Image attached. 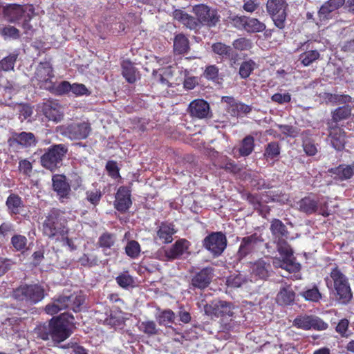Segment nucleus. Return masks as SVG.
Segmentation results:
<instances>
[{"instance_id":"f257e3e1","label":"nucleus","mask_w":354,"mask_h":354,"mask_svg":"<svg viewBox=\"0 0 354 354\" xmlns=\"http://www.w3.org/2000/svg\"><path fill=\"white\" fill-rule=\"evenodd\" d=\"M74 317L68 313L53 317L48 323L38 325L35 328L37 337L43 340L50 339L55 344H59L68 339L72 334L68 327L69 323H73Z\"/></svg>"},{"instance_id":"f03ea898","label":"nucleus","mask_w":354,"mask_h":354,"mask_svg":"<svg viewBox=\"0 0 354 354\" xmlns=\"http://www.w3.org/2000/svg\"><path fill=\"white\" fill-rule=\"evenodd\" d=\"M41 230L44 236L55 241L68 235V221L64 213L59 209H51L42 223Z\"/></svg>"},{"instance_id":"7ed1b4c3","label":"nucleus","mask_w":354,"mask_h":354,"mask_svg":"<svg viewBox=\"0 0 354 354\" xmlns=\"http://www.w3.org/2000/svg\"><path fill=\"white\" fill-rule=\"evenodd\" d=\"M85 299V296L82 291L74 292L70 295L63 293L53 297L52 302L45 306L44 311L50 315H56L61 310L66 309L78 313L81 311Z\"/></svg>"},{"instance_id":"20e7f679","label":"nucleus","mask_w":354,"mask_h":354,"mask_svg":"<svg viewBox=\"0 0 354 354\" xmlns=\"http://www.w3.org/2000/svg\"><path fill=\"white\" fill-rule=\"evenodd\" d=\"M325 281L327 287L335 291L337 299L340 303L346 304L351 299L353 295L348 279L337 266L331 269Z\"/></svg>"},{"instance_id":"39448f33","label":"nucleus","mask_w":354,"mask_h":354,"mask_svg":"<svg viewBox=\"0 0 354 354\" xmlns=\"http://www.w3.org/2000/svg\"><path fill=\"white\" fill-rule=\"evenodd\" d=\"M68 152L65 144H53L44 150L40 157V165L51 172L56 171L62 166V162Z\"/></svg>"},{"instance_id":"423d86ee","label":"nucleus","mask_w":354,"mask_h":354,"mask_svg":"<svg viewBox=\"0 0 354 354\" xmlns=\"http://www.w3.org/2000/svg\"><path fill=\"white\" fill-rule=\"evenodd\" d=\"M46 291L41 284H21L14 289L12 296L26 304L33 305L41 301L46 296Z\"/></svg>"},{"instance_id":"0eeeda50","label":"nucleus","mask_w":354,"mask_h":354,"mask_svg":"<svg viewBox=\"0 0 354 354\" xmlns=\"http://www.w3.org/2000/svg\"><path fill=\"white\" fill-rule=\"evenodd\" d=\"M266 12L271 18L274 26L279 30L285 29L290 12L286 0H268L266 4Z\"/></svg>"},{"instance_id":"6e6552de","label":"nucleus","mask_w":354,"mask_h":354,"mask_svg":"<svg viewBox=\"0 0 354 354\" xmlns=\"http://www.w3.org/2000/svg\"><path fill=\"white\" fill-rule=\"evenodd\" d=\"M227 240L222 232H213L203 240V246L213 256H220L227 247Z\"/></svg>"},{"instance_id":"1a4fd4ad","label":"nucleus","mask_w":354,"mask_h":354,"mask_svg":"<svg viewBox=\"0 0 354 354\" xmlns=\"http://www.w3.org/2000/svg\"><path fill=\"white\" fill-rule=\"evenodd\" d=\"M53 77V68L50 62L48 61L39 62L34 75V78L37 82V86L41 89H52Z\"/></svg>"},{"instance_id":"9d476101","label":"nucleus","mask_w":354,"mask_h":354,"mask_svg":"<svg viewBox=\"0 0 354 354\" xmlns=\"http://www.w3.org/2000/svg\"><path fill=\"white\" fill-rule=\"evenodd\" d=\"M292 326L304 330H324L328 328V324L319 317L307 315L297 316L292 322Z\"/></svg>"},{"instance_id":"9b49d317","label":"nucleus","mask_w":354,"mask_h":354,"mask_svg":"<svg viewBox=\"0 0 354 354\" xmlns=\"http://www.w3.org/2000/svg\"><path fill=\"white\" fill-rule=\"evenodd\" d=\"M263 242L261 235L257 233H253L250 236L241 239L237 256L239 259H243L248 254L257 250L259 247Z\"/></svg>"},{"instance_id":"f8f14e48","label":"nucleus","mask_w":354,"mask_h":354,"mask_svg":"<svg viewBox=\"0 0 354 354\" xmlns=\"http://www.w3.org/2000/svg\"><path fill=\"white\" fill-rule=\"evenodd\" d=\"M193 12L196 16L199 25H205L209 27L214 26L219 21V17L216 10H211L209 7L204 4L195 6Z\"/></svg>"},{"instance_id":"ddd939ff","label":"nucleus","mask_w":354,"mask_h":354,"mask_svg":"<svg viewBox=\"0 0 354 354\" xmlns=\"http://www.w3.org/2000/svg\"><path fill=\"white\" fill-rule=\"evenodd\" d=\"M38 140L32 132L22 131L20 133L12 132L11 136L8 139V144L10 148L20 146L21 148H30L35 147Z\"/></svg>"},{"instance_id":"4468645a","label":"nucleus","mask_w":354,"mask_h":354,"mask_svg":"<svg viewBox=\"0 0 354 354\" xmlns=\"http://www.w3.org/2000/svg\"><path fill=\"white\" fill-rule=\"evenodd\" d=\"M91 131V124L88 122H72L64 128V134L71 140H80L87 138Z\"/></svg>"},{"instance_id":"2eb2a0df","label":"nucleus","mask_w":354,"mask_h":354,"mask_svg":"<svg viewBox=\"0 0 354 354\" xmlns=\"http://www.w3.org/2000/svg\"><path fill=\"white\" fill-rule=\"evenodd\" d=\"M214 269L207 266L196 272L192 277L190 285L193 289L204 290L211 283Z\"/></svg>"},{"instance_id":"dca6fc26","label":"nucleus","mask_w":354,"mask_h":354,"mask_svg":"<svg viewBox=\"0 0 354 354\" xmlns=\"http://www.w3.org/2000/svg\"><path fill=\"white\" fill-rule=\"evenodd\" d=\"M131 189L129 187L120 186L115 194L114 207L119 212H127L132 205Z\"/></svg>"},{"instance_id":"f3484780","label":"nucleus","mask_w":354,"mask_h":354,"mask_svg":"<svg viewBox=\"0 0 354 354\" xmlns=\"http://www.w3.org/2000/svg\"><path fill=\"white\" fill-rule=\"evenodd\" d=\"M53 189L59 199L68 198L71 195V185L64 174H54L52 176Z\"/></svg>"},{"instance_id":"a211bd4d","label":"nucleus","mask_w":354,"mask_h":354,"mask_svg":"<svg viewBox=\"0 0 354 354\" xmlns=\"http://www.w3.org/2000/svg\"><path fill=\"white\" fill-rule=\"evenodd\" d=\"M204 310L207 315H214L216 317L232 316L233 314L230 303L224 301H212L206 304Z\"/></svg>"},{"instance_id":"6ab92c4d","label":"nucleus","mask_w":354,"mask_h":354,"mask_svg":"<svg viewBox=\"0 0 354 354\" xmlns=\"http://www.w3.org/2000/svg\"><path fill=\"white\" fill-rule=\"evenodd\" d=\"M310 48V41L300 43L297 50H305L306 51L299 55V60L304 66H308L317 60L319 59L321 55L317 50H308Z\"/></svg>"},{"instance_id":"aec40b11","label":"nucleus","mask_w":354,"mask_h":354,"mask_svg":"<svg viewBox=\"0 0 354 354\" xmlns=\"http://www.w3.org/2000/svg\"><path fill=\"white\" fill-rule=\"evenodd\" d=\"M188 112L193 118L203 119L208 117L210 113L209 104L203 99H196L190 102Z\"/></svg>"},{"instance_id":"412c9836","label":"nucleus","mask_w":354,"mask_h":354,"mask_svg":"<svg viewBox=\"0 0 354 354\" xmlns=\"http://www.w3.org/2000/svg\"><path fill=\"white\" fill-rule=\"evenodd\" d=\"M7 212L11 216L21 214L25 209L22 198L16 193H11L6 201Z\"/></svg>"},{"instance_id":"4be33fe9","label":"nucleus","mask_w":354,"mask_h":354,"mask_svg":"<svg viewBox=\"0 0 354 354\" xmlns=\"http://www.w3.org/2000/svg\"><path fill=\"white\" fill-rule=\"evenodd\" d=\"M345 3V0H328L318 10L320 21H326L332 18L331 13L340 8Z\"/></svg>"},{"instance_id":"5701e85b","label":"nucleus","mask_w":354,"mask_h":354,"mask_svg":"<svg viewBox=\"0 0 354 354\" xmlns=\"http://www.w3.org/2000/svg\"><path fill=\"white\" fill-rule=\"evenodd\" d=\"M189 245L187 239H180L169 248L165 250V256L168 260L179 259L188 250Z\"/></svg>"},{"instance_id":"b1692460","label":"nucleus","mask_w":354,"mask_h":354,"mask_svg":"<svg viewBox=\"0 0 354 354\" xmlns=\"http://www.w3.org/2000/svg\"><path fill=\"white\" fill-rule=\"evenodd\" d=\"M298 209L301 212L310 215L317 212L319 209V199L314 194L302 198L298 203Z\"/></svg>"},{"instance_id":"393cba45","label":"nucleus","mask_w":354,"mask_h":354,"mask_svg":"<svg viewBox=\"0 0 354 354\" xmlns=\"http://www.w3.org/2000/svg\"><path fill=\"white\" fill-rule=\"evenodd\" d=\"M271 268L270 262H266L263 259H259L252 263L251 274L255 279L266 280L270 275Z\"/></svg>"},{"instance_id":"a878e982","label":"nucleus","mask_w":354,"mask_h":354,"mask_svg":"<svg viewBox=\"0 0 354 354\" xmlns=\"http://www.w3.org/2000/svg\"><path fill=\"white\" fill-rule=\"evenodd\" d=\"M3 15L11 24L18 23L24 17L23 6L9 4L3 8Z\"/></svg>"},{"instance_id":"bb28decb","label":"nucleus","mask_w":354,"mask_h":354,"mask_svg":"<svg viewBox=\"0 0 354 354\" xmlns=\"http://www.w3.org/2000/svg\"><path fill=\"white\" fill-rule=\"evenodd\" d=\"M173 17L190 30H198L201 28L197 18L187 14L182 10H175L173 12Z\"/></svg>"},{"instance_id":"cd10ccee","label":"nucleus","mask_w":354,"mask_h":354,"mask_svg":"<svg viewBox=\"0 0 354 354\" xmlns=\"http://www.w3.org/2000/svg\"><path fill=\"white\" fill-rule=\"evenodd\" d=\"M44 115L49 120L54 122H59L63 118V113L60 111V106L53 101H47L42 106Z\"/></svg>"},{"instance_id":"c85d7f7f","label":"nucleus","mask_w":354,"mask_h":354,"mask_svg":"<svg viewBox=\"0 0 354 354\" xmlns=\"http://www.w3.org/2000/svg\"><path fill=\"white\" fill-rule=\"evenodd\" d=\"M175 225L172 223L162 222L156 232L157 236L163 243L168 244L172 242L173 235L176 233Z\"/></svg>"},{"instance_id":"c756f323","label":"nucleus","mask_w":354,"mask_h":354,"mask_svg":"<svg viewBox=\"0 0 354 354\" xmlns=\"http://www.w3.org/2000/svg\"><path fill=\"white\" fill-rule=\"evenodd\" d=\"M330 176L335 180H344L352 177L353 170L351 166L346 165H339L338 167L328 169Z\"/></svg>"},{"instance_id":"7c9ffc66","label":"nucleus","mask_w":354,"mask_h":354,"mask_svg":"<svg viewBox=\"0 0 354 354\" xmlns=\"http://www.w3.org/2000/svg\"><path fill=\"white\" fill-rule=\"evenodd\" d=\"M122 75L129 84H133L137 80L139 74L133 64L129 59L123 60L121 63Z\"/></svg>"},{"instance_id":"2f4dec72","label":"nucleus","mask_w":354,"mask_h":354,"mask_svg":"<svg viewBox=\"0 0 354 354\" xmlns=\"http://www.w3.org/2000/svg\"><path fill=\"white\" fill-rule=\"evenodd\" d=\"M270 230L272 235L273 236L274 241L281 239H288V237L289 232L286 226L278 218L272 219Z\"/></svg>"},{"instance_id":"473e14b6","label":"nucleus","mask_w":354,"mask_h":354,"mask_svg":"<svg viewBox=\"0 0 354 354\" xmlns=\"http://www.w3.org/2000/svg\"><path fill=\"white\" fill-rule=\"evenodd\" d=\"M302 147L304 152L308 156H313L317 153V148L314 140L311 138L310 130L304 131L301 133Z\"/></svg>"},{"instance_id":"72a5a7b5","label":"nucleus","mask_w":354,"mask_h":354,"mask_svg":"<svg viewBox=\"0 0 354 354\" xmlns=\"http://www.w3.org/2000/svg\"><path fill=\"white\" fill-rule=\"evenodd\" d=\"M281 153V145L277 141L268 142L264 148L263 158L267 160L277 161Z\"/></svg>"},{"instance_id":"f704fd0d","label":"nucleus","mask_w":354,"mask_h":354,"mask_svg":"<svg viewBox=\"0 0 354 354\" xmlns=\"http://www.w3.org/2000/svg\"><path fill=\"white\" fill-rule=\"evenodd\" d=\"M189 50L188 38L183 33L177 34L174 39V51L175 54L183 55Z\"/></svg>"},{"instance_id":"c9c22d12","label":"nucleus","mask_w":354,"mask_h":354,"mask_svg":"<svg viewBox=\"0 0 354 354\" xmlns=\"http://www.w3.org/2000/svg\"><path fill=\"white\" fill-rule=\"evenodd\" d=\"M329 136L331 138V142L333 147L340 150L344 147L345 143V133L338 127H330Z\"/></svg>"},{"instance_id":"e433bc0d","label":"nucleus","mask_w":354,"mask_h":354,"mask_svg":"<svg viewBox=\"0 0 354 354\" xmlns=\"http://www.w3.org/2000/svg\"><path fill=\"white\" fill-rule=\"evenodd\" d=\"M295 298V292L290 287H283L277 295V302L281 306H290L293 304Z\"/></svg>"},{"instance_id":"4c0bfd02","label":"nucleus","mask_w":354,"mask_h":354,"mask_svg":"<svg viewBox=\"0 0 354 354\" xmlns=\"http://www.w3.org/2000/svg\"><path fill=\"white\" fill-rule=\"evenodd\" d=\"M175 318V313L171 309L161 310L156 315V319L158 324L166 327H170L174 322Z\"/></svg>"},{"instance_id":"58836bf2","label":"nucleus","mask_w":354,"mask_h":354,"mask_svg":"<svg viewBox=\"0 0 354 354\" xmlns=\"http://www.w3.org/2000/svg\"><path fill=\"white\" fill-rule=\"evenodd\" d=\"M254 138L252 136H246L242 140L239 149L241 156L246 157L250 155L254 149Z\"/></svg>"},{"instance_id":"ea45409f","label":"nucleus","mask_w":354,"mask_h":354,"mask_svg":"<svg viewBox=\"0 0 354 354\" xmlns=\"http://www.w3.org/2000/svg\"><path fill=\"white\" fill-rule=\"evenodd\" d=\"M138 329L149 337L158 335L161 331L157 327L156 322L153 320L142 322L138 326Z\"/></svg>"},{"instance_id":"a19ab883","label":"nucleus","mask_w":354,"mask_h":354,"mask_svg":"<svg viewBox=\"0 0 354 354\" xmlns=\"http://www.w3.org/2000/svg\"><path fill=\"white\" fill-rule=\"evenodd\" d=\"M0 35L5 39L17 40L21 37L20 31L10 25L0 26Z\"/></svg>"},{"instance_id":"79ce46f5","label":"nucleus","mask_w":354,"mask_h":354,"mask_svg":"<svg viewBox=\"0 0 354 354\" xmlns=\"http://www.w3.org/2000/svg\"><path fill=\"white\" fill-rule=\"evenodd\" d=\"M266 26L264 23L260 21L257 18L247 17V21L245 26V30L250 33H257L263 32Z\"/></svg>"},{"instance_id":"37998d69","label":"nucleus","mask_w":354,"mask_h":354,"mask_svg":"<svg viewBox=\"0 0 354 354\" xmlns=\"http://www.w3.org/2000/svg\"><path fill=\"white\" fill-rule=\"evenodd\" d=\"M116 283L118 285L124 288L128 289L129 288H133L135 286V280L133 277L129 274V271H123L115 278Z\"/></svg>"},{"instance_id":"c03bdc74","label":"nucleus","mask_w":354,"mask_h":354,"mask_svg":"<svg viewBox=\"0 0 354 354\" xmlns=\"http://www.w3.org/2000/svg\"><path fill=\"white\" fill-rule=\"evenodd\" d=\"M203 76L205 79L213 82L218 83L220 81L223 80V78L220 77L219 68L215 64L207 66L203 73Z\"/></svg>"},{"instance_id":"a18cd8bd","label":"nucleus","mask_w":354,"mask_h":354,"mask_svg":"<svg viewBox=\"0 0 354 354\" xmlns=\"http://www.w3.org/2000/svg\"><path fill=\"white\" fill-rule=\"evenodd\" d=\"M115 236L110 232H104L98 239L97 245L102 248L103 251L111 249L115 245Z\"/></svg>"},{"instance_id":"49530a36","label":"nucleus","mask_w":354,"mask_h":354,"mask_svg":"<svg viewBox=\"0 0 354 354\" xmlns=\"http://www.w3.org/2000/svg\"><path fill=\"white\" fill-rule=\"evenodd\" d=\"M287 239H281L274 241L277 245V249L283 259L290 258L293 255V250L286 241Z\"/></svg>"},{"instance_id":"de8ad7c7","label":"nucleus","mask_w":354,"mask_h":354,"mask_svg":"<svg viewBox=\"0 0 354 354\" xmlns=\"http://www.w3.org/2000/svg\"><path fill=\"white\" fill-rule=\"evenodd\" d=\"M125 254L131 259H138L141 252L140 243L135 240L128 241L124 248Z\"/></svg>"},{"instance_id":"09e8293b","label":"nucleus","mask_w":354,"mask_h":354,"mask_svg":"<svg viewBox=\"0 0 354 354\" xmlns=\"http://www.w3.org/2000/svg\"><path fill=\"white\" fill-rule=\"evenodd\" d=\"M256 63L252 60L243 61L239 67V74L242 79H247L255 68Z\"/></svg>"},{"instance_id":"8fccbe9b","label":"nucleus","mask_w":354,"mask_h":354,"mask_svg":"<svg viewBox=\"0 0 354 354\" xmlns=\"http://www.w3.org/2000/svg\"><path fill=\"white\" fill-rule=\"evenodd\" d=\"M27 238L21 234H15L11 238V244L17 252H24L27 249Z\"/></svg>"},{"instance_id":"3c124183","label":"nucleus","mask_w":354,"mask_h":354,"mask_svg":"<svg viewBox=\"0 0 354 354\" xmlns=\"http://www.w3.org/2000/svg\"><path fill=\"white\" fill-rule=\"evenodd\" d=\"M18 55V53H10L9 55L2 59L0 61V68L4 71L13 70Z\"/></svg>"},{"instance_id":"603ef678","label":"nucleus","mask_w":354,"mask_h":354,"mask_svg":"<svg viewBox=\"0 0 354 354\" xmlns=\"http://www.w3.org/2000/svg\"><path fill=\"white\" fill-rule=\"evenodd\" d=\"M212 50L215 53L223 57H228L232 54V48L222 42H216L212 44Z\"/></svg>"},{"instance_id":"864d4df0","label":"nucleus","mask_w":354,"mask_h":354,"mask_svg":"<svg viewBox=\"0 0 354 354\" xmlns=\"http://www.w3.org/2000/svg\"><path fill=\"white\" fill-rule=\"evenodd\" d=\"M72 84L68 81H62L58 85L55 86L53 83V88L49 90L57 95H64L71 92Z\"/></svg>"},{"instance_id":"5fc2aeb1","label":"nucleus","mask_w":354,"mask_h":354,"mask_svg":"<svg viewBox=\"0 0 354 354\" xmlns=\"http://www.w3.org/2000/svg\"><path fill=\"white\" fill-rule=\"evenodd\" d=\"M281 268L285 269L290 273H296L300 271L301 265L300 263L295 261V259L287 258L283 259Z\"/></svg>"},{"instance_id":"6e6d98bb","label":"nucleus","mask_w":354,"mask_h":354,"mask_svg":"<svg viewBox=\"0 0 354 354\" xmlns=\"http://www.w3.org/2000/svg\"><path fill=\"white\" fill-rule=\"evenodd\" d=\"M301 295L306 300L317 302L322 298V294L317 286L307 289L301 293Z\"/></svg>"},{"instance_id":"4d7b16f0","label":"nucleus","mask_w":354,"mask_h":354,"mask_svg":"<svg viewBox=\"0 0 354 354\" xmlns=\"http://www.w3.org/2000/svg\"><path fill=\"white\" fill-rule=\"evenodd\" d=\"M246 282L245 277L241 274H231L227 278L226 283L228 287L240 288Z\"/></svg>"},{"instance_id":"13d9d810","label":"nucleus","mask_w":354,"mask_h":354,"mask_svg":"<svg viewBox=\"0 0 354 354\" xmlns=\"http://www.w3.org/2000/svg\"><path fill=\"white\" fill-rule=\"evenodd\" d=\"M232 45L236 50L240 51L250 50L253 46L251 39L246 37H240L235 39Z\"/></svg>"},{"instance_id":"bf43d9fd","label":"nucleus","mask_w":354,"mask_h":354,"mask_svg":"<svg viewBox=\"0 0 354 354\" xmlns=\"http://www.w3.org/2000/svg\"><path fill=\"white\" fill-rule=\"evenodd\" d=\"M32 164L27 158L19 161L18 170L23 176L30 178L32 174Z\"/></svg>"},{"instance_id":"052dcab7","label":"nucleus","mask_w":354,"mask_h":354,"mask_svg":"<svg viewBox=\"0 0 354 354\" xmlns=\"http://www.w3.org/2000/svg\"><path fill=\"white\" fill-rule=\"evenodd\" d=\"M351 109L348 106H343L335 110L333 113V120L337 122L347 118L351 115Z\"/></svg>"},{"instance_id":"680f3d73","label":"nucleus","mask_w":354,"mask_h":354,"mask_svg":"<svg viewBox=\"0 0 354 354\" xmlns=\"http://www.w3.org/2000/svg\"><path fill=\"white\" fill-rule=\"evenodd\" d=\"M102 192L98 189H94L92 190H88L86 192V199L91 204L96 206L99 204L101 198H102Z\"/></svg>"},{"instance_id":"e2e57ef3","label":"nucleus","mask_w":354,"mask_h":354,"mask_svg":"<svg viewBox=\"0 0 354 354\" xmlns=\"http://www.w3.org/2000/svg\"><path fill=\"white\" fill-rule=\"evenodd\" d=\"M71 93L75 96H89L91 94V91L81 83L72 84Z\"/></svg>"},{"instance_id":"0e129e2a","label":"nucleus","mask_w":354,"mask_h":354,"mask_svg":"<svg viewBox=\"0 0 354 354\" xmlns=\"http://www.w3.org/2000/svg\"><path fill=\"white\" fill-rule=\"evenodd\" d=\"M251 111V106L243 103H236L232 106V115L234 116H239L241 113L248 114Z\"/></svg>"},{"instance_id":"69168bd1","label":"nucleus","mask_w":354,"mask_h":354,"mask_svg":"<svg viewBox=\"0 0 354 354\" xmlns=\"http://www.w3.org/2000/svg\"><path fill=\"white\" fill-rule=\"evenodd\" d=\"M279 129L283 134L286 136L295 138L298 136L299 132L297 128L288 124H280Z\"/></svg>"},{"instance_id":"338daca9","label":"nucleus","mask_w":354,"mask_h":354,"mask_svg":"<svg viewBox=\"0 0 354 354\" xmlns=\"http://www.w3.org/2000/svg\"><path fill=\"white\" fill-rule=\"evenodd\" d=\"M271 100L272 102H277L280 104L288 103L291 100V95L290 93H277L272 95Z\"/></svg>"},{"instance_id":"774afa93","label":"nucleus","mask_w":354,"mask_h":354,"mask_svg":"<svg viewBox=\"0 0 354 354\" xmlns=\"http://www.w3.org/2000/svg\"><path fill=\"white\" fill-rule=\"evenodd\" d=\"M106 169L112 178H117L120 176L119 168L115 161L109 160L106 164Z\"/></svg>"}]
</instances>
